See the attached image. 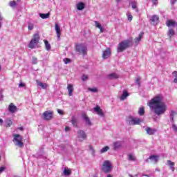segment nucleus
I'll use <instances>...</instances> for the list:
<instances>
[{
    "mask_svg": "<svg viewBox=\"0 0 177 177\" xmlns=\"http://www.w3.org/2000/svg\"><path fill=\"white\" fill-rule=\"evenodd\" d=\"M12 124H13V122H12V120L7 119L6 120L5 127H6V128H9V127H12Z\"/></svg>",
    "mask_w": 177,
    "mask_h": 177,
    "instance_id": "nucleus-28",
    "label": "nucleus"
},
{
    "mask_svg": "<svg viewBox=\"0 0 177 177\" xmlns=\"http://www.w3.org/2000/svg\"><path fill=\"white\" fill-rule=\"evenodd\" d=\"M64 62L65 64H68V63H71V59H70L68 58H65L64 59Z\"/></svg>",
    "mask_w": 177,
    "mask_h": 177,
    "instance_id": "nucleus-44",
    "label": "nucleus"
},
{
    "mask_svg": "<svg viewBox=\"0 0 177 177\" xmlns=\"http://www.w3.org/2000/svg\"><path fill=\"white\" fill-rule=\"evenodd\" d=\"M77 138H79V139H81L80 140L82 142V140H85V139H86V134L85 133V131L80 130L77 132Z\"/></svg>",
    "mask_w": 177,
    "mask_h": 177,
    "instance_id": "nucleus-11",
    "label": "nucleus"
},
{
    "mask_svg": "<svg viewBox=\"0 0 177 177\" xmlns=\"http://www.w3.org/2000/svg\"><path fill=\"white\" fill-rule=\"evenodd\" d=\"M17 1H19V0H17Z\"/></svg>",
    "mask_w": 177,
    "mask_h": 177,
    "instance_id": "nucleus-62",
    "label": "nucleus"
},
{
    "mask_svg": "<svg viewBox=\"0 0 177 177\" xmlns=\"http://www.w3.org/2000/svg\"><path fill=\"white\" fill-rule=\"evenodd\" d=\"M28 30H32V28H34L32 25H28Z\"/></svg>",
    "mask_w": 177,
    "mask_h": 177,
    "instance_id": "nucleus-52",
    "label": "nucleus"
},
{
    "mask_svg": "<svg viewBox=\"0 0 177 177\" xmlns=\"http://www.w3.org/2000/svg\"><path fill=\"white\" fill-rule=\"evenodd\" d=\"M130 177H133L132 175H130Z\"/></svg>",
    "mask_w": 177,
    "mask_h": 177,
    "instance_id": "nucleus-61",
    "label": "nucleus"
},
{
    "mask_svg": "<svg viewBox=\"0 0 177 177\" xmlns=\"http://www.w3.org/2000/svg\"><path fill=\"white\" fill-rule=\"evenodd\" d=\"M57 113H58V114H60L61 115H63V114H64V112H63V111L61 109H58Z\"/></svg>",
    "mask_w": 177,
    "mask_h": 177,
    "instance_id": "nucleus-48",
    "label": "nucleus"
},
{
    "mask_svg": "<svg viewBox=\"0 0 177 177\" xmlns=\"http://www.w3.org/2000/svg\"><path fill=\"white\" fill-rule=\"evenodd\" d=\"M77 10H84V9H85V3L83 2H80L77 5Z\"/></svg>",
    "mask_w": 177,
    "mask_h": 177,
    "instance_id": "nucleus-26",
    "label": "nucleus"
},
{
    "mask_svg": "<svg viewBox=\"0 0 177 177\" xmlns=\"http://www.w3.org/2000/svg\"><path fill=\"white\" fill-rule=\"evenodd\" d=\"M13 140L15 146H18V147L23 148L24 147V143H23V137L20 136V134H13Z\"/></svg>",
    "mask_w": 177,
    "mask_h": 177,
    "instance_id": "nucleus-3",
    "label": "nucleus"
},
{
    "mask_svg": "<svg viewBox=\"0 0 177 177\" xmlns=\"http://www.w3.org/2000/svg\"><path fill=\"white\" fill-rule=\"evenodd\" d=\"M38 59L35 57H32V64H37Z\"/></svg>",
    "mask_w": 177,
    "mask_h": 177,
    "instance_id": "nucleus-42",
    "label": "nucleus"
},
{
    "mask_svg": "<svg viewBox=\"0 0 177 177\" xmlns=\"http://www.w3.org/2000/svg\"><path fill=\"white\" fill-rule=\"evenodd\" d=\"M121 147H122L121 142H115L113 143V149H114V150H118V149H121Z\"/></svg>",
    "mask_w": 177,
    "mask_h": 177,
    "instance_id": "nucleus-25",
    "label": "nucleus"
},
{
    "mask_svg": "<svg viewBox=\"0 0 177 177\" xmlns=\"http://www.w3.org/2000/svg\"><path fill=\"white\" fill-rule=\"evenodd\" d=\"M128 157H129V160L130 161H136V158H135V156H133L132 154H129L128 155Z\"/></svg>",
    "mask_w": 177,
    "mask_h": 177,
    "instance_id": "nucleus-39",
    "label": "nucleus"
},
{
    "mask_svg": "<svg viewBox=\"0 0 177 177\" xmlns=\"http://www.w3.org/2000/svg\"><path fill=\"white\" fill-rule=\"evenodd\" d=\"M171 4L174 5V3H176L177 0H170Z\"/></svg>",
    "mask_w": 177,
    "mask_h": 177,
    "instance_id": "nucleus-51",
    "label": "nucleus"
},
{
    "mask_svg": "<svg viewBox=\"0 0 177 177\" xmlns=\"http://www.w3.org/2000/svg\"><path fill=\"white\" fill-rule=\"evenodd\" d=\"M82 116L84 118L85 122L87 124V125H92V123L91 122V120L89 119V118L88 117V115L85 112H84L82 114Z\"/></svg>",
    "mask_w": 177,
    "mask_h": 177,
    "instance_id": "nucleus-14",
    "label": "nucleus"
},
{
    "mask_svg": "<svg viewBox=\"0 0 177 177\" xmlns=\"http://www.w3.org/2000/svg\"><path fill=\"white\" fill-rule=\"evenodd\" d=\"M172 128H173L174 132H177V127H176V124H172Z\"/></svg>",
    "mask_w": 177,
    "mask_h": 177,
    "instance_id": "nucleus-47",
    "label": "nucleus"
},
{
    "mask_svg": "<svg viewBox=\"0 0 177 177\" xmlns=\"http://www.w3.org/2000/svg\"><path fill=\"white\" fill-rule=\"evenodd\" d=\"M110 147L106 146L104 147H103L101 150H100V153L101 154L103 153H106V151H108L109 150Z\"/></svg>",
    "mask_w": 177,
    "mask_h": 177,
    "instance_id": "nucleus-36",
    "label": "nucleus"
},
{
    "mask_svg": "<svg viewBox=\"0 0 177 177\" xmlns=\"http://www.w3.org/2000/svg\"><path fill=\"white\" fill-rule=\"evenodd\" d=\"M45 46H46V50H49L50 49H51V46H50V44H49V41H48V40H44Z\"/></svg>",
    "mask_w": 177,
    "mask_h": 177,
    "instance_id": "nucleus-31",
    "label": "nucleus"
},
{
    "mask_svg": "<svg viewBox=\"0 0 177 177\" xmlns=\"http://www.w3.org/2000/svg\"><path fill=\"white\" fill-rule=\"evenodd\" d=\"M18 129L19 131H23L24 129V128H23V127H19Z\"/></svg>",
    "mask_w": 177,
    "mask_h": 177,
    "instance_id": "nucleus-55",
    "label": "nucleus"
},
{
    "mask_svg": "<svg viewBox=\"0 0 177 177\" xmlns=\"http://www.w3.org/2000/svg\"><path fill=\"white\" fill-rule=\"evenodd\" d=\"M67 89L68 92V95L73 96V92H74V86H73V84H68Z\"/></svg>",
    "mask_w": 177,
    "mask_h": 177,
    "instance_id": "nucleus-17",
    "label": "nucleus"
},
{
    "mask_svg": "<svg viewBox=\"0 0 177 177\" xmlns=\"http://www.w3.org/2000/svg\"><path fill=\"white\" fill-rule=\"evenodd\" d=\"M111 162L109 160H105L102 164V171L105 174H109L111 171Z\"/></svg>",
    "mask_w": 177,
    "mask_h": 177,
    "instance_id": "nucleus-7",
    "label": "nucleus"
},
{
    "mask_svg": "<svg viewBox=\"0 0 177 177\" xmlns=\"http://www.w3.org/2000/svg\"><path fill=\"white\" fill-rule=\"evenodd\" d=\"M94 111H95V113H97V114H98V115L103 117L104 113H103V111H102V109L100 108V106H97L96 107L94 108Z\"/></svg>",
    "mask_w": 177,
    "mask_h": 177,
    "instance_id": "nucleus-16",
    "label": "nucleus"
},
{
    "mask_svg": "<svg viewBox=\"0 0 177 177\" xmlns=\"http://www.w3.org/2000/svg\"><path fill=\"white\" fill-rule=\"evenodd\" d=\"M8 111L12 114L16 113V111H17V106H16L15 104L10 103L8 106Z\"/></svg>",
    "mask_w": 177,
    "mask_h": 177,
    "instance_id": "nucleus-13",
    "label": "nucleus"
},
{
    "mask_svg": "<svg viewBox=\"0 0 177 177\" xmlns=\"http://www.w3.org/2000/svg\"><path fill=\"white\" fill-rule=\"evenodd\" d=\"M9 5L11 8H16V6L17 5V3L15 1H11L9 2Z\"/></svg>",
    "mask_w": 177,
    "mask_h": 177,
    "instance_id": "nucleus-38",
    "label": "nucleus"
},
{
    "mask_svg": "<svg viewBox=\"0 0 177 177\" xmlns=\"http://www.w3.org/2000/svg\"><path fill=\"white\" fill-rule=\"evenodd\" d=\"M120 78V76L117 75L116 73H111L108 75V79L109 80H117Z\"/></svg>",
    "mask_w": 177,
    "mask_h": 177,
    "instance_id": "nucleus-22",
    "label": "nucleus"
},
{
    "mask_svg": "<svg viewBox=\"0 0 177 177\" xmlns=\"http://www.w3.org/2000/svg\"><path fill=\"white\" fill-rule=\"evenodd\" d=\"M142 176H146V177H150L149 175L147 174H142Z\"/></svg>",
    "mask_w": 177,
    "mask_h": 177,
    "instance_id": "nucleus-57",
    "label": "nucleus"
},
{
    "mask_svg": "<svg viewBox=\"0 0 177 177\" xmlns=\"http://www.w3.org/2000/svg\"><path fill=\"white\" fill-rule=\"evenodd\" d=\"M75 51L77 52L78 55H82V56H86L88 55V48L84 44H77Z\"/></svg>",
    "mask_w": 177,
    "mask_h": 177,
    "instance_id": "nucleus-2",
    "label": "nucleus"
},
{
    "mask_svg": "<svg viewBox=\"0 0 177 177\" xmlns=\"http://www.w3.org/2000/svg\"><path fill=\"white\" fill-rule=\"evenodd\" d=\"M36 82L38 86H40L42 89H46V88H48V84L46 83H43L42 82H39L38 80H37Z\"/></svg>",
    "mask_w": 177,
    "mask_h": 177,
    "instance_id": "nucleus-19",
    "label": "nucleus"
},
{
    "mask_svg": "<svg viewBox=\"0 0 177 177\" xmlns=\"http://www.w3.org/2000/svg\"><path fill=\"white\" fill-rule=\"evenodd\" d=\"M50 16V13H46V14H43V13H40L39 14V17H41V19H49Z\"/></svg>",
    "mask_w": 177,
    "mask_h": 177,
    "instance_id": "nucleus-29",
    "label": "nucleus"
},
{
    "mask_svg": "<svg viewBox=\"0 0 177 177\" xmlns=\"http://www.w3.org/2000/svg\"><path fill=\"white\" fill-rule=\"evenodd\" d=\"M167 165L170 167V169L174 172L175 171V162L171 161L170 160H167Z\"/></svg>",
    "mask_w": 177,
    "mask_h": 177,
    "instance_id": "nucleus-21",
    "label": "nucleus"
},
{
    "mask_svg": "<svg viewBox=\"0 0 177 177\" xmlns=\"http://www.w3.org/2000/svg\"><path fill=\"white\" fill-rule=\"evenodd\" d=\"M139 115H145V108L140 107L138 111Z\"/></svg>",
    "mask_w": 177,
    "mask_h": 177,
    "instance_id": "nucleus-34",
    "label": "nucleus"
},
{
    "mask_svg": "<svg viewBox=\"0 0 177 177\" xmlns=\"http://www.w3.org/2000/svg\"><path fill=\"white\" fill-rule=\"evenodd\" d=\"M65 131H66V132H68V131H70V127H65Z\"/></svg>",
    "mask_w": 177,
    "mask_h": 177,
    "instance_id": "nucleus-53",
    "label": "nucleus"
},
{
    "mask_svg": "<svg viewBox=\"0 0 177 177\" xmlns=\"http://www.w3.org/2000/svg\"><path fill=\"white\" fill-rule=\"evenodd\" d=\"M174 77V84H177V71H174L173 73H172Z\"/></svg>",
    "mask_w": 177,
    "mask_h": 177,
    "instance_id": "nucleus-37",
    "label": "nucleus"
},
{
    "mask_svg": "<svg viewBox=\"0 0 177 177\" xmlns=\"http://www.w3.org/2000/svg\"><path fill=\"white\" fill-rule=\"evenodd\" d=\"M136 82L138 84V86H140V76H138Z\"/></svg>",
    "mask_w": 177,
    "mask_h": 177,
    "instance_id": "nucleus-43",
    "label": "nucleus"
},
{
    "mask_svg": "<svg viewBox=\"0 0 177 177\" xmlns=\"http://www.w3.org/2000/svg\"><path fill=\"white\" fill-rule=\"evenodd\" d=\"M19 88H23V87L26 86V84L24 83H20L19 84Z\"/></svg>",
    "mask_w": 177,
    "mask_h": 177,
    "instance_id": "nucleus-49",
    "label": "nucleus"
},
{
    "mask_svg": "<svg viewBox=\"0 0 177 177\" xmlns=\"http://www.w3.org/2000/svg\"><path fill=\"white\" fill-rule=\"evenodd\" d=\"M55 31L57 33V38H60V35L62 33H61V30H60V26L57 24H55Z\"/></svg>",
    "mask_w": 177,
    "mask_h": 177,
    "instance_id": "nucleus-24",
    "label": "nucleus"
},
{
    "mask_svg": "<svg viewBox=\"0 0 177 177\" xmlns=\"http://www.w3.org/2000/svg\"><path fill=\"white\" fill-rule=\"evenodd\" d=\"M2 124H3V120L0 119V124L2 125Z\"/></svg>",
    "mask_w": 177,
    "mask_h": 177,
    "instance_id": "nucleus-56",
    "label": "nucleus"
},
{
    "mask_svg": "<svg viewBox=\"0 0 177 177\" xmlns=\"http://www.w3.org/2000/svg\"><path fill=\"white\" fill-rule=\"evenodd\" d=\"M131 8L132 9H136L138 8V3L136 1L131 2Z\"/></svg>",
    "mask_w": 177,
    "mask_h": 177,
    "instance_id": "nucleus-40",
    "label": "nucleus"
},
{
    "mask_svg": "<svg viewBox=\"0 0 177 177\" xmlns=\"http://www.w3.org/2000/svg\"><path fill=\"white\" fill-rule=\"evenodd\" d=\"M110 56H111V50L110 49V48H106L102 53V58L109 59Z\"/></svg>",
    "mask_w": 177,
    "mask_h": 177,
    "instance_id": "nucleus-9",
    "label": "nucleus"
},
{
    "mask_svg": "<svg viewBox=\"0 0 177 177\" xmlns=\"http://www.w3.org/2000/svg\"><path fill=\"white\" fill-rule=\"evenodd\" d=\"M128 96H129V93H128V91L127 90H124L120 99V100H125V99H127V97H128Z\"/></svg>",
    "mask_w": 177,
    "mask_h": 177,
    "instance_id": "nucleus-18",
    "label": "nucleus"
},
{
    "mask_svg": "<svg viewBox=\"0 0 177 177\" xmlns=\"http://www.w3.org/2000/svg\"><path fill=\"white\" fill-rule=\"evenodd\" d=\"M146 162H149V159H147V160H146Z\"/></svg>",
    "mask_w": 177,
    "mask_h": 177,
    "instance_id": "nucleus-59",
    "label": "nucleus"
},
{
    "mask_svg": "<svg viewBox=\"0 0 177 177\" xmlns=\"http://www.w3.org/2000/svg\"><path fill=\"white\" fill-rule=\"evenodd\" d=\"M106 177H113L111 174H108Z\"/></svg>",
    "mask_w": 177,
    "mask_h": 177,
    "instance_id": "nucleus-58",
    "label": "nucleus"
},
{
    "mask_svg": "<svg viewBox=\"0 0 177 177\" xmlns=\"http://www.w3.org/2000/svg\"><path fill=\"white\" fill-rule=\"evenodd\" d=\"M167 35L169 38H172V37L175 35V31H174V29H169L167 32Z\"/></svg>",
    "mask_w": 177,
    "mask_h": 177,
    "instance_id": "nucleus-30",
    "label": "nucleus"
},
{
    "mask_svg": "<svg viewBox=\"0 0 177 177\" xmlns=\"http://www.w3.org/2000/svg\"><path fill=\"white\" fill-rule=\"evenodd\" d=\"M152 2L154 3V5H157V0H152Z\"/></svg>",
    "mask_w": 177,
    "mask_h": 177,
    "instance_id": "nucleus-54",
    "label": "nucleus"
},
{
    "mask_svg": "<svg viewBox=\"0 0 177 177\" xmlns=\"http://www.w3.org/2000/svg\"><path fill=\"white\" fill-rule=\"evenodd\" d=\"M164 97L161 94H158L147 103L149 107L151 110L153 111L156 115H162V114H165V111H167L168 109L165 102L162 101Z\"/></svg>",
    "mask_w": 177,
    "mask_h": 177,
    "instance_id": "nucleus-1",
    "label": "nucleus"
},
{
    "mask_svg": "<svg viewBox=\"0 0 177 177\" xmlns=\"http://www.w3.org/2000/svg\"><path fill=\"white\" fill-rule=\"evenodd\" d=\"M88 90L90 92H93V93H95L96 92H97V88L96 87L94 88H88Z\"/></svg>",
    "mask_w": 177,
    "mask_h": 177,
    "instance_id": "nucleus-41",
    "label": "nucleus"
},
{
    "mask_svg": "<svg viewBox=\"0 0 177 177\" xmlns=\"http://www.w3.org/2000/svg\"><path fill=\"white\" fill-rule=\"evenodd\" d=\"M159 20L160 17H158V15H153L150 19V21H151V24L153 26H157V24H158Z\"/></svg>",
    "mask_w": 177,
    "mask_h": 177,
    "instance_id": "nucleus-10",
    "label": "nucleus"
},
{
    "mask_svg": "<svg viewBox=\"0 0 177 177\" xmlns=\"http://www.w3.org/2000/svg\"><path fill=\"white\" fill-rule=\"evenodd\" d=\"M39 33H35L28 44V48H30V49H34V48H35V46L39 44Z\"/></svg>",
    "mask_w": 177,
    "mask_h": 177,
    "instance_id": "nucleus-4",
    "label": "nucleus"
},
{
    "mask_svg": "<svg viewBox=\"0 0 177 177\" xmlns=\"http://www.w3.org/2000/svg\"><path fill=\"white\" fill-rule=\"evenodd\" d=\"M3 171H5V167H0V174H2V172H3Z\"/></svg>",
    "mask_w": 177,
    "mask_h": 177,
    "instance_id": "nucleus-50",
    "label": "nucleus"
},
{
    "mask_svg": "<svg viewBox=\"0 0 177 177\" xmlns=\"http://www.w3.org/2000/svg\"><path fill=\"white\" fill-rule=\"evenodd\" d=\"M127 17L129 21H132V19H133V17L131 15L127 14Z\"/></svg>",
    "mask_w": 177,
    "mask_h": 177,
    "instance_id": "nucleus-45",
    "label": "nucleus"
},
{
    "mask_svg": "<svg viewBox=\"0 0 177 177\" xmlns=\"http://www.w3.org/2000/svg\"><path fill=\"white\" fill-rule=\"evenodd\" d=\"M128 122L129 125H140L143 120L138 118H133L132 116H129Z\"/></svg>",
    "mask_w": 177,
    "mask_h": 177,
    "instance_id": "nucleus-6",
    "label": "nucleus"
},
{
    "mask_svg": "<svg viewBox=\"0 0 177 177\" xmlns=\"http://www.w3.org/2000/svg\"><path fill=\"white\" fill-rule=\"evenodd\" d=\"M143 35H145V32H141L139 35L138 37H136L134 39V41L136 42V44H138V42H140V41H142V38H143Z\"/></svg>",
    "mask_w": 177,
    "mask_h": 177,
    "instance_id": "nucleus-20",
    "label": "nucleus"
},
{
    "mask_svg": "<svg viewBox=\"0 0 177 177\" xmlns=\"http://www.w3.org/2000/svg\"><path fill=\"white\" fill-rule=\"evenodd\" d=\"M71 123L75 128H78V120L75 117H72Z\"/></svg>",
    "mask_w": 177,
    "mask_h": 177,
    "instance_id": "nucleus-23",
    "label": "nucleus"
},
{
    "mask_svg": "<svg viewBox=\"0 0 177 177\" xmlns=\"http://www.w3.org/2000/svg\"><path fill=\"white\" fill-rule=\"evenodd\" d=\"M158 158H160L158 155H151L149 157L148 160H150L152 164H157L158 162Z\"/></svg>",
    "mask_w": 177,
    "mask_h": 177,
    "instance_id": "nucleus-12",
    "label": "nucleus"
},
{
    "mask_svg": "<svg viewBox=\"0 0 177 177\" xmlns=\"http://www.w3.org/2000/svg\"><path fill=\"white\" fill-rule=\"evenodd\" d=\"M95 26L100 30V32H103V27H102L100 23L95 21Z\"/></svg>",
    "mask_w": 177,
    "mask_h": 177,
    "instance_id": "nucleus-33",
    "label": "nucleus"
},
{
    "mask_svg": "<svg viewBox=\"0 0 177 177\" xmlns=\"http://www.w3.org/2000/svg\"><path fill=\"white\" fill-rule=\"evenodd\" d=\"M145 131L148 135H154L157 132L156 129H152L151 127H147Z\"/></svg>",
    "mask_w": 177,
    "mask_h": 177,
    "instance_id": "nucleus-15",
    "label": "nucleus"
},
{
    "mask_svg": "<svg viewBox=\"0 0 177 177\" xmlns=\"http://www.w3.org/2000/svg\"><path fill=\"white\" fill-rule=\"evenodd\" d=\"M120 0H116V2H118Z\"/></svg>",
    "mask_w": 177,
    "mask_h": 177,
    "instance_id": "nucleus-60",
    "label": "nucleus"
},
{
    "mask_svg": "<svg viewBox=\"0 0 177 177\" xmlns=\"http://www.w3.org/2000/svg\"><path fill=\"white\" fill-rule=\"evenodd\" d=\"M175 24H176V22L172 20H168L166 22V25L167 26V27H171L172 26H175Z\"/></svg>",
    "mask_w": 177,
    "mask_h": 177,
    "instance_id": "nucleus-32",
    "label": "nucleus"
},
{
    "mask_svg": "<svg viewBox=\"0 0 177 177\" xmlns=\"http://www.w3.org/2000/svg\"><path fill=\"white\" fill-rule=\"evenodd\" d=\"M177 115V113L175 112L174 111H171L170 112V120L171 122H175V120L174 119L175 116Z\"/></svg>",
    "mask_w": 177,
    "mask_h": 177,
    "instance_id": "nucleus-27",
    "label": "nucleus"
},
{
    "mask_svg": "<svg viewBox=\"0 0 177 177\" xmlns=\"http://www.w3.org/2000/svg\"><path fill=\"white\" fill-rule=\"evenodd\" d=\"M86 80H88V75H83L82 77V81H86Z\"/></svg>",
    "mask_w": 177,
    "mask_h": 177,
    "instance_id": "nucleus-46",
    "label": "nucleus"
},
{
    "mask_svg": "<svg viewBox=\"0 0 177 177\" xmlns=\"http://www.w3.org/2000/svg\"><path fill=\"white\" fill-rule=\"evenodd\" d=\"M44 120L46 121H50L53 118V111H46L43 113Z\"/></svg>",
    "mask_w": 177,
    "mask_h": 177,
    "instance_id": "nucleus-8",
    "label": "nucleus"
},
{
    "mask_svg": "<svg viewBox=\"0 0 177 177\" xmlns=\"http://www.w3.org/2000/svg\"><path fill=\"white\" fill-rule=\"evenodd\" d=\"M64 174L66 176H68V175H71V170L68 169H65L64 170Z\"/></svg>",
    "mask_w": 177,
    "mask_h": 177,
    "instance_id": "nucleus-35",
    "label": "nucleus"
},
{
    "mask_svg": "<svg viewBox=\"0 0 177 177\" xmlns=\"http://www.w3.org/2000/svg\"><path fill=\"white\" fill-rule=\"evenodd\" d=\"M129 48V40H124L120 43H119L117 52L121 53L125 50V49H128Z\"/></svg>",
    "mask_w": 177,
    "mask_h": 177,
    "instance_id": "nucleus-5",
    "label": "nucleus"
}]
</instances>
